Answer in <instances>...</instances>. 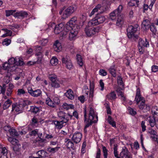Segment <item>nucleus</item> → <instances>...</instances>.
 <instances>
[{
	"instance_id": "f704fd0d",
	"label": "nucleus",
	"mask_w": 158,
	"mask_h": 158,
	"mask_svg": "<svg viewBox=\"0 0 158 158\" xmlns=\"http://www.w3.org/2000/svg\"><path fill=\"white\" fill-rule=\"evenodd\" d=\"M10 135L12 136H17L19 135V133L14 129L11 128L9 131Z\"/></svg>"
},
{
	"instance_id": "09e8293b",
	"label": "nucleus",
	"mask_w": 158,
	"mask_h": 158,
	"mask_svg": "<svg viewBox=\"0 0 158 158\" xmlns=\"http://www.w3.org/2000/svg\"><path fill=\"white\" fill-rule=\"evenodd\" d=\"M128 110L129 113L132 115L134 116L137 114L136 111L131 107H129Z\"/></svg>"
},
{
	"instance_id": "f8f14e48",
	"label": "nucleus",
	"mask_w": 158,
	"mask_h": 158,
	"mask_svg": "<svg viewBox=\"0 0 158 158\" xmlns=\"http://www.w3.org/2000/svg\"><path fill=\"white\" fill-rule=\"evenodd\" d=\"M28 15L27 12L21 11L16 12L13 14V16L19 19H23L24 18H26Z\"/></svg>"
},
{
	"instance_id": "a211bd4d",
	"label": "nucleus",
	"mask_w": 158,
	"mask_h": 158,
	"mask_svg": "<svg viewBox=\"0 0 158 158\" xmlns=\"http://www.w3.org/2000/svg\"><path fill=\"white\" fill-rule=\"evenodd\" d=\"M117 20L116 22V24L117 26L121 27L123 24L124 22V16L121 13L120 15H119L118 17Z\"/></svg>"
},
{
	"instance_id": "aec40b11",
	"label": "nucleus",
	"mask_w": 158,
	"mask_h": 158,
	"mask_svg": "<svg viewBox=\"0 0 158 158\" xmlns=\"http://www.w3.org/2000/svg\"><path fill=\"white\" fill-rule=\"evenodd\" d=\"M89 109V119L93 120L94 119H96V116H97L95 114L94 109L92 107H90Z\"/></svg>"
},
{
	"instance_id": "1a4fd4ad",
	"label": "nucleus",
	"mask_w": 158,
	"mask_h": 158,
	"mask_svg": "<svg viewBox=\"0 0 158 158\" xmlns=\"http://www.w3.org/2000/svg\"><path fill=\"white\" fill-rule=\"evenodd\" d=\"M27 91L31 96L35 97L40 96L42 93V92L40 89L33 90L31 88H28Z\"/></svg>"
},
{
	"instance_id": "a19ab883",
	"label": "nucleus",
	"mask_w": 158,
	"mask_h": 158,
	"mask_svg": "<svg viewBox=\"0 0 158 158\" xmlns=\"http://www.w3.org/2000/svg\"><path fill=\"white\" fill-rule=\"evenodd\" d=\"M114 153L115 157L116 158H119V156L117 151V145L114 144Z\"/></svg>"
},
{
	"instance_id": "6ab92c4d",
	"label": "nucleus",
	"mask_w": 158,
	"mask_h": 158,
	"mask_svg": "<svg viewBox=\"0 0 158 158\" xmlns=\"http://www.w3.org/2000/svg\"><path fill=\"white\" fill-rule=\"evenodd\" d=\"M52 123H54L56 127L59 129H61L63 127V124L64 123L62 120L60 121L53 120Z\"/></svg>"
},
{
	"instance_id": "79ce46f5",
	"label": "nucleus",
	"mask_w": 158,
	"mask_h": 158,
	"mask_svg": "<svg viewBox=\"0 0 158 158\" xmlns=\"http://www.w3.org/2000/svg\"><path fill=\"white\" fill-rule=\"evenodd\" d=\"M53 101L55 107H56L57 105H59L60 103V100L57 97H55L53 99Z\"/></svg>"
},
{
	"instance_id": "4d7b16f0",
	"label": "nucleus",
	"mask_w": 158,
	"mask_h": 158,
	"mask_svg": "<svg viewBox=\"0 0 158 158\" xmlns=\"http://www.w3.org/2000/svg\"><path fill=\"white\" fill-rule=\"evenodd\" d=\"M26 93V92L23 89H19L17 91V95L20 96Z\"/></svg>"
},
{
	"instance_id": "cd10ccee",
	"label": "nucleus",
	"mask_w": 158,
	"mask_h": 158,
	"mask_svg": "<svg viewBox=\"0 0 158 158\" xmlns=\"http://www.w3.org/2000/svg\"><path fill=\"white\" fill-rule=\"evenodd\" d=\"M149 122L151 127H154L155 125L156 122L154 116L149 117L148 119Z\"/></svg>"
},
{
	"instance_id": "5fc2aeb1",
	"label": "nucleus",
	"mask_w": 158,
	"mask_h": 158,
	"mask_svg": "<svg viewBox=\"0 0 158 158\" xmlns=\"http://www.w3.org/2000/svg\"><path fill=\"white\" fill-rule=\"evenodd\" d=\"M150 109V107L148 105L145 104L143 107V109H142L143 112H147Z\"/></svg>"
},
{
	"instance_id": "e433bc0d",
	"label": "nucleus",
	"mask_w": 158,
	"mask_h": 158,
	"mask_svg": "<svg viewBox=\"0 0 158 158\" xmlns=\"http://www.w3.org/2000/svg\"><path fill=\"white\" fill-rule=\"evenodd\" d=\"M148 133L150 135H153V136L152 137L153 138H155V136L156 135L157 132L156 131L152 129H149L148 131Z\"/></svg>"
},
{
	"instance_id": "2f4dec72",
	"label": "nucleus",
	"mask_w": 158,
	"mask_h": 158,
	"mask_svg": "<svg viewBox=\"0 0 158 158\" xmlns=\"http://www.w3.org/2000/svg\"><path fill=\"white\" fill-rule=\"evenodd\" d=\"M106 98L109 99L114 100L116 98V94L114 92H112L106 96Z\"/></svg>"
},
{
	"instance_id": "774afa93",
	"label": "nucleus",
	"mask_w": 158,
	"mask_h": 158,
	"mask_svg": "<svg viewBox=\"0 0 158 158\" xmlns=\"http://www.w3.org/2000/svg\"><path fill=\"white\" fill-rule=\"evenodd\" d=\"M152 70L153 72H156L158 71V66L156 65L152 66Z\"/></svg>"
},
{
	"instance_id": "8fccbe9b",
	"label": "nucleus",
	"mask_w": 158,
	"mask_h": 158,
	"mask_svg": "<svg viewBox=\"0 0 158 158\" xmlns=\"http://www.w3.org/2000/svg\"><path fill=\"white\" fill-rule=\"evenodd\" d=\"M151 31L153 33L155 34L156 32V29L153 24H151L149 27Z\"/></svg>"
},
{
	"instance_id": "69168bd1",
	"label": "nucleus",
	"mask_w": 158,
	"mask_h": 158,
	"mask_svg": "<svg viewBox=\"0 0 158 158\" xmlns=\"http://www.w3.org/2000/svg\"><path fill=\"white\" fill-rule=\"evenodd\" d=\"M99 73L102 76H105L107 75V72L104 69H100L99 71Z\"/></svg>"
},
{
	"instance_id": "0e129e2a",
	"label": "nucleus",
	"mask_w": 158,
	"mask_h": 158,
	"mask_svg": "<svg viewBox=\"0 0 158 158\" xmlns=\"http://www.w3.org/2000/svg\"><path fill=\"white\" fill-rule=\"evenodd\" d=\"M11 40L7 39H4V41L3 42V44L7 46L9 45L10 43Z\"/></svg>"
},
{
	"instance_id": "f3484780",
	"label": "nucleus",
	"mask_w": 158,
	"mask_h": 158,
	"mask_svg": "<svg viewBox=\"0 0 158 158\" xmlns=\"http://www.w3.org/2000/svg\"><path fill=\"white\" fill-rule=\"evenodd\" d=\"M77 21V18L76 17H73L67 23L68 26H69L71 28H73L75 27L76 28L77 27L75 26Z\"/></svg>"
},
{
	"instance_id": "338daca9",
	"label": "nucleus",
	"mask_w": 158,
	"mask_h": 158,
	"mask_svg": "<svg viewBox=\"0 0 158 158\" xmlns=\"http://www.w3.org/2000/svg\"><path fill=\"white\" fill-rule=\"evenodd\" d=\"M145 122L144 121H143L141 122V127L142 128V131L143 132L144 131L146 130V126L145 125Z\"/></svg>"
},
{
	"instance_id": "c85d7f7f",
	"label": "nucleus",
	"mask_w": 158,
	"mask_h": 158,
	"mask_svg": "<svg viewBox=\"0 0 158 158\" xmlns=\"http://www.w3.org/2000/svg\"><path fill=\"white\" fill-rule=\"evenodd\" d=\"M53 103L54 102L53 101H52L50 98L48 97L46 99V103L49 106L52 108L55 107V106Z\"/></svg>"
},
{
	"instance_id": "dca6fc26",
	"label": "nucleus",
	"mask_w": 158,
	"mask_h": 158,
	"mask_svg": "<svg viewBox=\"0 0 158 158\" xmlns=\"http://www.w3.org/2000/svg\"><path fill=\"white\" fill-rule=\"evenodd\" d=\"M54 50L57 52H60L62 49V46L61 43L57 40L54 43L53 45Z\"/></svg>"
},
{
	"instance_id": "a878e982",
	"label": "nucleus",
	"mask_w": 158,
	"mask_h": 158,
	"mask_svg": "<svg viewBox=\"0 0 158 158\" xmlns=\"http://www.w3.org/2000/svg\"><path fill=\"white\" fill-rule=\"evenodd\" d=\"M149 45V42L147 41L146 39L145 40V41L141 39H139L138 45L139 46L147 47V45Z\"/></svg>"
},
{
	"instance_id": "de8ad7c7",
	"label": "nucleus",
	"mask_w": 158,
	"mask_h": 158,
	"mask_svg": "<svg viewBox=\"0 0 158 158\" xmlns=\"http://www.w3.org/2000/svg\"><path fill=\"white\" fill-rule=\"evenodd\" d=\"M49 78L52 81V82L55 81L56 80H58L56 76L55 75L52 74L50 75L49 76Z\"/></svg>"
},
{
	"instance_id": "6e6d98bb",
	"label": "nucleus",
	"mask_w": 158,
	"mask_h": 158,
	"mask_svg": "<svg viewBox=\"0 0 158 158\" xmlns=\"http://www.w3.org/2000/svg\"><path fill=\"white\" fill-rule=\"evenodd\" d=\"M34 49L36 52V53H39V52H41L42 48L40 46H36L34 47Z\"/></svg>"
},
{
	"instance_id": "ea45409f",
	"label": "nucleus",
	"mask_w": 158,
	"mask_h": 158,
	"mask_svg": "<svg viewBox=\"0 0 158 158\" xmlns=\"http://www.w3.org/2000/svg\"><path fill=\"white\" fill-rule=\"evenodd\" d=\"M38 133V130L35 129L30 131L29 133V135L30 136H35L37 135Z\"/></svg>"
},
{
	"instance_id": "6e6552de",
	"label": "nucleus",
	"mask_w": 158,
	"mask_h": 158,
	"mask_svg": "<svg viewBox=\"0 0 158 158\" xmlns=\"http://www.w3.org/2000/svg\"><path fill=\"white\" fill-rule=\"evenodd\" d=\"M72 29L69 34V39L71 41L74 40L77 38L78 29H76L75 27L71 28Z\"/></svg>"
},
{
	"instance_id": "13d9d810",
	"label": "nucleus",
	"mask_w": 158,
	"mask_h": 158,
	"mask_svg": "<svg viewBox=\"0 0 158 158\" xmlns=\"http://www.w3.org/2000/svg\"><path fill=\"white\" fill-rule=\"evenodd\" d=\"M145 100H143L142 101L139 105V104L138 105L139 108L140 110H141L142 109H143V107L145 105Z\"/></svg>"
},
{
	"instance_id": "3c124183",
	"label": "nucleus",
	"mask_w": 158,
	"mask_h": 158,
	"mask_svg": "<svg viewBox=\"0 0 158 158\" xmlns=\"http://www.w3.org/2000/svg\"><path fill=\"white\" fill-rule=\"evenodd\" d=\"M6 91V85L5 84L3 85L2 86L0 85V94L2 93L4 94Z\"/></svg>"
},
{
	"instance_id": "9d476101",
	"label": "nucleus",
	"mask_w": 158,
	"mask_h": 158,
	"mask_svg": "<svg viewBox=\"0 0 158 158\" xmlns=\"http://www.w3.org/2000/svg\"><path fill=\"white\" fill-rule=\"evenodd\" d=\"M82 137V134L79 132H75L73 135L72 140L76 143L80 142Z\"/></svg>"
},
{
	"instance_id": "680f3d73",
	"label": "nucleus",
	"mask_w": 158,
	"mask_h": 158,
	"mask_svg": "<svg viewBox=\"0 0 158 158\" xmlns=\"http://www.w3.org/2000/svg\"><path fill=\"white\" fill-rule=\"evenodd\" d=\"M65 64L67 68L69 69H71L73 67V65L71 62V60L68 63L67 62V63Z\"/></svg>"
},
{
	"instance_id": "4c0bfd02",
	"label": "nucleus",
	"mask_w": 158,
	"mask_h": 158,
	"mask_svg": "<svg viewBox=\"0 0 158 158\" xmlns=\"http://www.w3.org/2000/svg\"><path fill=\"white\" fill-rule=\"evenodd\" d=\"M77 64L80 66H82L83 64L82 59L80 55H77Z\"/></svg>"
},
{
	"instance_id": "58836bf2",
	"label": "nucleus",
	"mask_w": 158,
	"mask_h": 158,
	"mask_svg": "<svg viewBox=\"0 0 158 158\" xmlns=\"http://www.w3.org/2000/svg\"><path fill=\"white\" fill-rule=\"evenodd\" d=\"M62 106L64 109H65L67 110L69 109H73L74 108V106L72 104H68L66 103L64 104Z\"/></svg>"
},
{
	"instance_id": "9b49d317",
	"label": "nucleus",
	"mask_w": 158,
	"mask_h": 158,
	"mask_svg": "<svg viewBox=\"0 0 158 158\" xmlns=\"http://www.w3.org/2000/svg\"><path fill=\"white\" fill-rule=\"evenodd\" d=\"M58 115L60 119L63 121L64 123H67L69 120V118H68V114L66 113L60 111L58 113Z\"/></svg>"
},
{
	"instance_id": "37998d69",
	"label": "nucleus",
	"mask_w": 158,
	"mask_h": 158,
	"mask_svg": "<svg viewBox=\"0 0 158 158\" xmlns=\"http://www.w3.org/2000/svg\"><path fill=\"white\" fill-rule=\"evenodd\" d=\"M60 147H56L55 148H48L47 149V151L50 153H53L57 151Z\"/></svg>"
},
{
	"instance_id": "ddd939ff",
	"label": "nucleus",
	"mask_w": 158,
	"mask_h": 158,
	"mask_svg": "<svg viewBox=\"0 0 158 158\" xmlns=\"http://www.w3.org/2000/svg\"><path fill=\"white\" fill-rule=\"evenodd\" d=\"M140 90L139 88H137L136 90V95L135 98V101L136 102V104L138 105L140 102H142L144 100L143 98L141 97L140 95Z\"/></svg>"
},
{
	"instance_id": "0eeeda50",
	"label": "nucleus",
	"mask_w": 158,
	"mask_h": 158,
	"mask_svg": "<svg viewBox=\"0 0 158 158\" xmlns=\"http://www.w3.org/2000/svg\"><path fill=\"white\" fill-rule=\"evenodd\" d=\"M119 158H132V155L129 152L127 149L124 147L120 154Z\"/></svg>"
},
{
	"instance_id": "5701e85b",
	"label": "nucleus",
	"mask_w": 158,
	"mask_h": 158,
	"mask_svg": "<svg viewBox=\"0 0 158 158\" xmlns=\"http://www.w3.org/2000/svg\"><path fill=\"white\" fill-rule=\"evenodd\" d=\"M8 153L7 150L5 147L3 148L1 145H0V157L2 155L6 156Z\"/></svg>"
},
{
	"instance_id": "72a5a7b5",
	"label": "nucleus",
	"mask_w": 158,
	"mask_h": 158,
	"mask_svg": "<svg viewBox=\"0 0 158 158\" xmlns=\"http://www.w3.org/2000/svg\"><path fill=\"white\" fill-rule=\"evenodd\" d=\"M35 55L38 56L37 60L36 62V63L38 64H40L42 63V60L43 56L41 52H39V53H36Z\"/></svg>"
},
{
	"instance_id": "20e7f679",
	"label": "nucleus",
	"mask_w": 158,
	"mask_h": 158,
	"mask_svg": "<svg viewBox=\"0 0 158 158\" xmlns=\"http://www.w3.org/2000/svg\"><path fill=\"white\" fill-rule=\"evenodd\" d=\"M91 26L88 24L86 25L84 29V31L86 35L89 36H91L95 34L96 33L98 32L99 29L98 28H95L94 27H90Z\"/></svg>"
},
{
	"instance_id": "4be33fe9",
	"label": "nucleus",
	"mask_w": 158,
	"mask_h": 158,
	"mask_svg": "<svg viewBox=\"0 0 158 158\" xmlns=\"http://www.w3.org/2000/svg\"><path fill=\"white\" fill-rule=\"evenodd\" d=\"M73 92L72 90L69 89L67 91V92L64 93V95L69 99L72 100L74 98V96L73 94Z\"/></svg>"
},
{
	"instance_id": "49530a36",
	"label": "nucleus",
	"mask_w": 158,
	"mask_h": 158,
	"mask_svg": "<svg viewBox=\"0 0 158 158\" xmlns=\"http://www.w3.org/2000/svg\"><path fill=\"white\" fill-rule=\"evenodd\" d=\"M16 12V10H6V16H9L11 15H13V14H15V12Z\"/></svg>"
},
{
	"instance_id": "c756f323",
	"label": "nucleus",
	"mask_w": 158,
	"mask_h": 158,
	"mask_svg": "<svg viewBox=\"0 0 158 158\" xmlns=\"http://www.w3.org/2000/svg\"><path fill=\"white\" fill-rule=\"evenodd\" d=\"M12 103V102L9 99H8L4 103L3 106V109L5 110L7 109Z\"/></svg>"
},
{
	"instance_id": "2eb2a0df",
	"label": "nucleus",
	"mask_w": 158,
	"mask_h": 158,
	"mask_svg": "<svg viewBox=\"0 0 158 158\" xmlns=\"http://www.w3.org/2000/svg\"><path fill=\"white\" fill-rule=\"evenodd\" d=\"M12 112L14 111L15 110L16 112H19L22 110V105L21 104H18L17 103H13L12 105Z\"/></svg>"
},
{
	"instance_id": "f257e3e1",
	"label": "nucleus",
	"mask_w": 158,
	"mask_h": 158,
	"mask_svg": "<svg viewBox=\"0 0 158 158\" xmlns=\"http://www.w3.org/2000/svg\"><path fill=\"white\" fill-rule=\"evenodd\" d=\"M107 7L105 6L98 4L93 9L90 14V16L93 15L95 12H97L95 18L88 22L89 25L94 26L99 24L103 23L105 20L106 18L104 16L101 14L107 10Z\"/></svg>"
},
{
	"instance_id": "052dcab7",
	"label": "nucleus",
	"mask_w": 158,
	"mask_h": 158,
	"mask_svg": "<svg viewBox=\"0 0 158 158\" xmlns=\"http://www.w3.org/2000/svg\"><path fill=\"white\" fill-rule=\"evenodd\" d=\"M3 67L4 69H6L8 68L12 67V66H11L9 63H5L3 64Z\"/></svg>"
},
{
	"instance_id": "a18cd8bd",
	"label": "nucleus",
	"mask_w": 158,
	"mask_h": 158,
	"mask_svg": "<svg viewBox=\"0 0 158 158\" xmlns=\"http://www.w3.org/2000/svg\"><path fill=\"white\" fill-rule=\"evenodd\" d=\"M58 60L56 58H52L50 61L51 64L52 65H55L57 64Z\"/></svg>"
},
{
	"instance_id": "473e14b6",
	"label": "nucleus",
	"mask_w": 158,
	"mask_h": 158,
	"mask_svg": "<svg viewBox=\"0 0 158 158\" xmlns=\"http://www.w3.org/2000/svg\"><path fill=\"white\" fill-rule=\"evenodd\" d=\"M109 70L110 73L111 74L113 77H116V70L114 65L111 66Z\"/></svg>"
},
{
	"instance_id": "412c9836",
	"label": "nucleus",
	"mask_w": 158,
	"mask_h": 158,
	"mask_svg": "<svg viewBox=\"0 0 158 158\" xmlns=\"http://www.w3.org/2000/svg\"><path fill=\"white\" fill-rule=\"evenodd\" d=\"M150 22L148 19H145L143 21L142 23V26L143 27V26L145 27L146 30H148L150 27Z\"/></svg>"
},
{
	"instance_id": "39448f33",
	"label": "nucleus",
	"mask_w": 158,
	"mask_h": 158,
	"mask_svg": "<svg viewBox=\"0 0 158 158\" xmlns=\"http://www.w3.org/2000/svg\"><path fill=\"white\" fill-rule=\"evenodd\" d=\"M123 8V6L121 5H119L116 9L110 14V19L112 20L115 19L116 17L120 15Z\"/></svg>"
},
{
	"instance_id": "4468645a",
	"label": "nucleus",
	"mask_w": 158,
	"mask_h": 158,
	"mask_svg": "<svg viewBox=\"0 0 158 158\" xmlns=\"http://www.w3.org/2000/svg\"><path fill=\"white\" fill-rule=\"evenodd\" d=\"M64 29L63 24L62 23L56 25L54 30V32L56 34H58L61 32Z\"/></svg>"
},
{
	"instance_id": "393cba45",
	"label": "nucleus",
	"mask_w": 158,
	"mask_h": 158,
	"mask_svg": "<svg viewBox=\"0 0 158 158\" xmlns=\"http://www.w3.org/2000/svg\"><path fill=\"white\" fill-rule=\"evenodd\" d=\"M66 145L68 148H72L73 150L74 149V144L70 139H65Z\"/></svg>"
},
{
	"instance_id": "bb28decb",
	"label": "nucleus",
	"mask_w": 158,
	"mask_h": 158,
	"mask_svg": "<svg viewBox=\"0 0 158 158\" xmlns=\"http://www.w3.org/2000/svg\"><path fill=\"white\" fill-rule=\"evenodd\" d=\"M37 153L38 154L39 156L42 158L48 156V153L44 150L39 151Z\"/></svg>"
},
{
	"instance_id": "bf43d9fd",
	"label": "nucleus",
	"mask_w": 158,
	"mask_h": 158,
	"mask_svg": "<svg viewBox=\"0 0 158 158\" xmlns=\"http://www.w3.org/2000/svg\"><path fill=\"white\" fill-rule=\"evenodd\" d=\"M2 30L6 32V34L7 36H11L12 35V32L11 31L8 30L7 29L4 28L2 29Z\"/></svg>"
},
{
	"instance_id": "864d4df0",
	"label": "nucleus",
	"mask_w": 158,
	"mask_h": 158,
	"mask_svg": "<svg viewBox=\"0 0 158 158\" xmlns=\"http://www.w3.org/2000/svg\"><path fill=\"white\" fill-rule=\"evenodd\" d=\"M23 64L24 63L22 59H20L19 58L17 59L16 62V65H23Z\"/></svg>"
},
{
	"instance_id": "c9c22d12",
	"label": "nucleus",
	"mask_w": 158,
	"mask_h": 158,
	"mask_svg": "<svg viewBox=\"0 0 158 158\" xmlns=\"http://www.w3.org/2000/svg\"><path fill=\"white\" fill-rule=\"evenodd\" d=\"M94 89V84L93 83H90V90H89V97L90 98H93V91Z\"/></svg>"
},
{
	"instance_id": "c03bdc74",
	"label": "nucleus",
	"mask_w": 158,
	"mask_h": 158,
	"mask_svg": "<svg viewBox=\"0 0 158 158\" xmlns=\"http://www.w3.org/2000/svg\"><path fill=\"white\" fill-rule=\"evenodd\" d=\"M51 85L52 87L55 88L59 87H60V85L58 80H57L55 81L52 82Z\"/></svg>"
},
{
	"instance_id": "f03ea898",
	"label": "nucleus",
	"mask_w": 158,
	"mask_h": 158,
	"mask_svg": "<svg viewBox=\"0 0 158 158\" xmlns=\"http://www.w3.org/2000/svg\"><path fill=\"white\" fill-rule=\"evenodd\" d=\"M139 26L137 24L129 26L127 29V35L129 39L136 41L139 38L138 35L135 33L138 30Z\"/></svg>"
},
{
	"instance_id": "7c9ffc66",
	"label": "nucleus",
	"mask_w": 158,
	"mask_h": 158,
	"mask_svg": "<svg viewBox=\"0 0 158 158\" xmlns=\"http://www.w3.org/2000/svg\"><path fill=\"white\" fill-rule=\"evenodd\" d=\"M17 58H14V57L10 58L8 61V63L11 66H12V67L16 65V62Z\"/></svg>"
},
{
	"instance_id": "603ef678",
	"label": "nucleus",
	"mask_w": 158,
	"mask_h": 158,
	"mask_svg": "<svg viewBox=\"0 0 158 158\" xmlns=\"http://www.w3.org/2000/svg\"><path fill=\"white\" fill-rule=\"evenodd\" d=\"M104 158H107V150L106 147L102 146Z\"/></svg>"
},
{
	"instance_id": "423d86ee",
	"label": "nucleus",
	"mask_w": 158,
	"mask_h": 158,
	"mask_svg": "<svg viewBox=\"0 0 158 158\" xmlns=\"http://www.w3.org/2000/svg\"><path fill=\"white\" fill-rule=\"evenodd\" d=\"M84 122L85 124V128H87L89 126L92 125L93 123H96L98 120V116H96V119L91 120H89V118L88 119H87L86 118V109L85 108L84 110Z\"/></svg>"
},
{
	"instance_id": "7ed1b4c3",
	"label": "nucleus",
	"mask_w": 158,
	"mask_h": 158,
	"mask_svg": "<svg viewBox=\"0 0 158 158\" xmlns=\"http://www.w3.org/2000/svg\"><path fill=\"white\" fill-rule=\"evenodd\" d=\"M77 9V6L74 4L68 7L65 10L63 9L59 12V14L61 15L63 12L62 18L65 19L70 16Z\"/></svg>"
},
{
	"instance_id": "b1692460",
	"label": "nucleus",
	"mask_w": 158,
	"mask_h": 158,
	"mask_svg": "<svg viewBox=\"0 0 158 158\" xmlns=\"http://www.w3.org/2000/svg\"><path fill=\"white\" fill-rule=\"evenodd\" d=\"M62 63L63 64H66L71 61L70 57L67 54H64L62 56L61 59Z\"/></svg>"
},
{
	"instance_id": "e2e57ef3",
	"label": "nucleus",
	"mask_w": 158,
	"mask_h": 158,
	"mask_svg": "<svg viewBox=\"0 0 158 158\" xmlns=\"http://www.w3.org/2000/svg\"><path fill=\"white\" fill-rule=\"evenodd\" d=\"M31 111L35 113H37L39 111V109L38 107H32L31 108Z\"/></svg>"
}]
</instances>
